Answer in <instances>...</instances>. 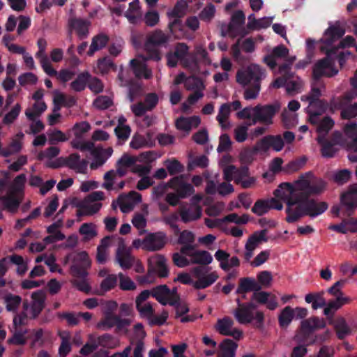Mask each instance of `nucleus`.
<instances>
[{
	"mask_svg": "<svg viewBox=\"0 0 357 357\" xmlns=\"http://www.w3.org/2000/svg\"><path fill=\"white\" fill-rule=\"evenodd\" d=\"M312 176V172H308L302 174L295 182L294 187L297 192L300 202L299 209H303L304 213H309L307 215L311 218L317 217L324 213L328 208V204L325 202H317L314 199H310L312 195H317L323 191L325 188V183L320 180L316 184H311L308 178Z\"/></svg>",
	"mask_w": 357,
	"mask_h": 357,
	"instance_id": "f257e3e1",
	"label": "nucleus"
},
{
	"mask_svg": "<svg viewBox=\"0 0 357 357\" xmlns=\"http://www.w3.org/2000/svg\"><path fill=\"white\" fill-rule=\"evenodd\" d=\"M273 195L275 197L283 200L287 208L285 212L287 217L285 220L288 223H294L299 220L306 215H311L309 213H304L303 209H299L300 202L294 200L298 199L296 188L290 183H282L278 188L274 190Z\"/></svg>",
	"mask_w": 357,
	"mask_h": 357,
	"instance_id": "f03ea898",
	"label": "nucleus"
},
{
	"mask_svg": "<svg viewBox=\"0 0 357 357\" xmlns=\"http://www.w3.org/2000/svg\"><path fill=\"white\" fill-rule=\"evenodd\" d=\"M326 326V321L323 318L312 317L304 319L301 323V326L294 337V341L298 344L305 347L313 345L318 340L324 341L328 333L323 335H314V332L319 329L324 328Z\"/></svg>",
	"mask_w": 357,
	"mask_h": 357,
	"instance_id": "7ed1b4c3",
	"label": "nucleus"
},
{
	"mask_svg": "<svg viewBox=\"0 0 357 357\" xmlns=\"http://www.w3.org/2000/svg\"><path fill=\"white\" fill-rule=\"evenodd\" d=\"M235 301L237 307L234 311V316L236 321L241 324H248L255 319V327L261 329L264 326V314L261 311L254 312L257 305L252 301L243 303L239 298H237Z\"/></svg>",
	"mask_w": 357,
	"mask_h": 357,
	"instance_id": "20e7f679",
	"label": "nucleus"
},
{
	"mask_svg": "<svg viewBox=\"0 0 357 357\" xmlns=\"http://www.w3.org/2000/svg\"><path fill=\"white\" fill-rule=\"evenodd\" d=\"M280 109V105L278 102L267 105L258 104L254 107V115L252 121L248 123V126H255L258 123L266 126L272 125L273 118Z\"/></svg>",
	"mask_w": 357,
	"mask_h": 357,
	"instance_id": "39448f33",
	"label": "nucleus"
},
{
	"mask_svg": "<svg viewBox=\"0 0 357 357\" xmlns=\"http://www.w3.org/2000/svg\"><path fill=\"white\" fill-rule=\"evenodd\" d=\"M245 22V15L244 13L239 10L233 13L231 17V22L224 29V26L221 28V35L225 37L229 35L231 38H234L237 36L244 37L248 32L243 26Z\"/></svg>",
	"mask_w": 357,
	"mask_h": 357,
	"instance_id": "423d86ee",
	"label": "nucleus"
},
{
	"mask_svg": "<svg viewBox=\"0 0 357 357\" xmlns=\"http://www.w3.org/2000/svg\"><path fill=\"white\" fill-rule=\"evenodd\" d=\"M340 204L345 211L343 215L351 216L357 208V183L350 185L340 195Z\"/></svg>",
	"mask_w": 357,
	"mask_h": 357,
	"instance_id": "0eeeda50",
	"label": "nucleus"
},
{
	"mask_svg": "<svg viewBox=\"0 0 357 357\" xmlns=\"http://www.w3.org/2000/svg\"><path fill=\"white\" fill-rule=\"evenodd\" d=\"M264 73L258 65H251L245 70H238L236 73V81L242 85L255 84L260 83Z\"/></svg>",
	"mask_w": 357,
	"mask_h": 357,
	"instance_id": "6e6552de",
	"label": "nucleus"
},
{
	"mask_svg": "<svg viewBox=\"0 0 357 357\" xmlns=\"http://www.w3.org/2000/svg\"><path fill=\"white\" fill-rule=\"evenodd\" d=\"M330 57L327 56L314 64L312 70L314 82H318L322 77H331L337 74L338 70L333 66Z\"/></svg>",
	"mask_w": 357,
	"mask_h": 357,
	"instance_id": "1a4fd4ad",
	"label": "nucleus"
},
{
	"mask_svg": "<svg viewBox=\"0 0 357 357\" xmlns=\"http://www.w3.org/2000/svg\"><path fill=\"white\" fill-rule=\"evenodd\" d=\"M75 263L70 266V272L75 279H84L88 275L87 268L91 266V261L86 251L79 252L75 259Z\"/></svg>",
	"mask_w": 357,
	"mask_h": 357,
	"instance_id": "9d476101",
	"label": "nucleus"
},
{
	"mask_svg": "<svg viewBox=\"0 0 357 357\" xmlns=\"http://www.w3.org/2000/svg\"><path fill=\"white\" fill-rule=\"evenodd\" d=\"M284 145V140L280 135H268L258 140L254 147L257 149V153H265L270 148L275 151H280L283 149Z\"/></svg>",
	"mask_w": 357,
	"mask_h": 357,
	"instance_id": "9b49d317",
	"label": "nucleus"
},
{
	"mask_svg": "<svg viewBox=\"0 0 357 357\" xmlns=\"http://www.w3.org/2000/svg\"><path fill=\"white\" fill-rule=\"evenodd\" d=\"M167 235L163 231L147 234L142 241L144 248L149 251H158L162 249L167 243Z\"/></svg>",
	"mask_w": 357,
	"mask_h": 357,
	"instance_id": "f8f14e48",
	"label": "nucleus"
},
{
	"mask_svg": "<svg viewBox=\"0 0 357 357\" xmlns=\"http://www.w3.org/2000/svg\"><path fill=\"white\" fill-rule=\"evenodd\" d=\"M168 185L175 190L181 199L190 196L195 192L194 187L190 183L184 182L183 175L172 178L168 181Z\"/></svg>",
	"mask_w": 357,
	"mask_h": 357,
	"instance_id": "ddd939ff",
	"label": "nucleus"
},
{
	"mask_svg": "<svg viewBox=\"0 0 357 357\" xmlns=\"http://www.w3.org/2000/svg\"><path fill=\"white\" fill-rule=\"evenodd\" d=\"M129 321L127 319H121L117 315L113 314L111 312H106L104 317L97 324V328L107 330L114 326L119 328L128 326Z\"/></svg>",
	"mask_w": 357,
	"mask_h": 357,
	"instance_id": "4468645a",
	"label": "nucleus"
},
{
	"mask_svg": "<svg viewBox=\"0 0 357 357\" xmlns=\"http://www.w3.org/2000/svg\"><path fill=\"white\" fill-rule=\"evenodd\" d=\"M116 260L119 266L125 270L131 268L135 262V259L131 255L130 249L126 247L123 241L119 243L116 252Z\"/></svg>",
	"mask_w": 357,
	"mask_h": 357,
	"instance_id": "2eb2a0df",
	"label": "nucleus"
},
{
	"mask_svg": "<svg viewBox=\"0 0 357 357\" xmlns=\"http://www.w3.org/2000/svg\"><path fill=\"white\" fill-rule=\"evenodd\" d=\"M91 24L89 20L80 17H71L68 20L70 28L75 31L79 40H84L88 37Z\"/></svg>",
	"mask_w": 357,
	"mask_h": 357,
	"instance_id": "dca6fc26",
	"label": "nucleus"
},
{
	"mask_svg": "<svg viewBox=\"0 0 357 357\" xmlns=\"http://www.w3.org/2000/svg\"><path fill=\"white\" fill-rule=\"evenodd\" d=\"M63 165L75 170L77 173L84 174L87 169L88 161L85 159L80 160V155L77 153H71L68 157H61Z\"/></svg>",
	"mask_w": 357,
	"mask_h": 357,
	"instance_id": "f3484780",
	"label": "nucleus"
},
{
	"mask_svg": "<svg viewBox=\"0 0 357 357\" xmlns=\"http://www.w3.org/2000/svg\"><path fill=\"white\" fill-rule=\"evenodd\" d=\"M345 29L339 24L331 25L324 32L321 42L327 46L331 45L335 40L342 38Z\"/></svg>",
	"mask_w": 357,
	"mask_h": 357,
	"instance_id": "a211bd4d",
	"label": "nucleus"
},
{
	"mask_svg": "<svg viewBox=\"0 0 357 357\" xmlns=\"http://www.w3.org/2000/svg\"><path fill=\"white\" fill-rule=\"evenodd\" d=\"M181 220L184 223L195 221L202 216V208L198 205L189 207L181 206L178 211Z\"/></svg>",
	"mask_w": 357,
	"mask_h": 357,
	"instance_id": "6ab92c4d",
	"label": "nucleus"
},
{
	"mask_svg": "<svg viewBox=\"0 0 357 357\" xmlns=\"http://www.w3.org/2000/svg\"><path fill=\"white\" fill-rule=\"evenodd\" d=\"M45 294L43 290H38L32 293L31 298L33 301L31 306V319H36L43 311L45 307Z\"/></svg>",
	"mask_w": 357,
	"mask_h": 357,
	"instance_id": "aec40b11",
	"label": "nucleus"
},
{
	"mask_svg": "<svg viewBox=\"0 0 357 357\" xmlns=\"http://www.w3.org/2000/svg\"><path fill=\"white\" fill-rule=\"evenodd\" d=\"M261 286L253 278H241L238 282V286L236 291V294H245L250 291H258Z\"/></svg>",
	"mask_w": 357,
	"mask_h": 357,
	"instance_id": "412c9836",
	"label": "nucleus"
},
{
	"mask_svg": "<svg viewBox=\"0 0 357 357\" xmlns=\"http://www.w3.org/2000/svg\"><path fill=\"white\" fill-rule=\"evenodd\" d=\"M316 140L318 144L321 146L320 152L324 158H333L339 151V149L336 147V145L329 142L328 138L326 137V136H317Z\"/></svg>",
	"mask_w": 357,
	"mask_h": 357,
	"instance_id": "4be33fe9",
	"label": "nucleus"
},
{
	"mask_svg": "<svg viewBox=\"0 0 357 357\" xmlns=\"http://www.w3.org/2000/svg\"><path fill=\"white\" fill-rule=\"evenodd\" d=\"M169 37L162 31L157 29L149 33L145 44L146 48L149 50L151 47H159L168 42Z\"/></svg>",
	"mask_w": 357,
	"mask_h": 357,
	"instance_id": "5701e85b",
	"label": "nucleus"
},
{
	"mask_svg": "<svg viewBox=\"0 0 357 357\" xmlns=\"http://www.w3.org/2000/svg\"><path fill=\"white\" fill-rule=\"evenodd\" d=\"M54 112L59 111L61 106L72 107L76 105L77 99L73 96H66L61 93H56L54 96Z\"/></svg>",
	"mask_w": 357,
	"mask_h": 357,
	"instance_id": "b1692460",
	"label": "nucleus"
},
{
	"mask_svg": "<svg viewBox=\"0 0 357 357\" xmlns=\"http://www.w3.org/2000/svg\"><path fill=\"white\" fill-rule=\"evenodd\" d=\"M149 264H153V270L157 273L160 278H167L169 275V269L166 265V259L162 255H157L149 259Z\"/></svg>",
	"mask_w": 357,
	"mask_h": 357,
	"instance_id": "393cba45",
	"label": "nucleus"
},
{
	"mask_svg": "<svg viewBox=\"0 0 357 357\" xmlns=\"http://www.w3.org/2000/svg\"><path fill=\"white\" fill-rule=\"evenodd\" d=\"M349 301L350 298L349 297L339 296L335 299L331 300L328 303H326V307H324V314L328 317L333 316L336 310Z\"/></svg>",
	"mask_w": 357,
	"mask_h": 357,
	"instance_id": "a878e982",
	"label": "nucleus"
},
{
	"mask_svg": "<svg viewBox=\"0 0 357 357\" xmlns=\"http://www.w3.org/2000/svg\"><path fill=\"white\" fill-rule=\"evenodd\" d=\"M109 41V37L104 33H99L92 38L91 44L87 54L91 56L96 51L104 48Z\"/></svg>",
	"mask_w": 357,
	"mask_h": 357,
	"instance_id": "bb28decb",
	"label": "nucleus"
},
{
	"mask_svg": "<svg viewBox=\"0 0 357 357\" xmlns=\"http://www.w3.org/2000/svg\"><path fill=\"white\" fill-rule=\"evenodd\" d=\"M324 291H321L317 293H310L305 295V301L307 303H312L313 310H317L326 305V301L324 297Z\"/></svg>",
	"mask_w": 357,
	"mask_h": 357,
	"instance_id": "cd10ccee",
	"label": "nucleus"
},
{
	"mask_svg": "<svg viewBox=\"0 0 357 357\" xmlns=\"http://www.w3.org/2000/svg\"><path fill=\"white\" fill-rule=\"evenodd\" d=\"M151 295L161 305H167V298L170 294V289L166 284H160L151 290Z\"/></svg>",
	"mask_w": 357,
	"mask_h": 357,
	"instance_id": "c85d7f7f",
	"label": "nucleus"
},
{
	"mask_svg": "<svg viewBox=\"0 0 357 357\" xmlns=\"http://www.w3.org/2000/svg\"><path fill=\"white\" fill-rule=\"evenodd\" d=\"M130 64L136 77L140 78L144 77L146 79H149L151 77V71L149 70L146 65L140 61L133 59L130 60Z\"/></svg>",
	"mask_w": 357,
	"mask_h": 357,
	"instance_id": "c756f323",
	"label": "nucleus"
},
{
	"mask_svg": "<svg viewBox=\"0 0 357 357\" xmlns=\"http://www.w3.org/2000/svg\"><path fill=\"white\" fill-rule=\"evenodd\" d=\"M218 278L216 272H212L205 276L199 278L193 282V287L196 289H202L208 287L213 284Z\"/></svg>",
	"mask_w": 357,
	"mask_h": 357,
	"instance_id": "7c9ffc66",
	"label": "nucleus"
},
{
	"mask_svg": "<svg viewBox=\"0 0 357 357\" xmlns=\"http://www.w3.org/2000/svg\"><path fill=\"white\" fill-rule=\"evenodd\" d=\"M267 233L268 230L266 229H262L259 231H255L248 238L245 245L248 247L250 246V248H252V249H255L261 242L268 241V238L266 237Z\"/></svg>",
	"mask_w": 357,
	"mask_h": 357,
	"instance_id": "2f4dec72",
	"label": "nucleus"
},
{
	"mask_svg": "<svg viewBox=\"0 0 357 357\" xmlns=\"http://www.w3.org/2000/svg\"><path fill=\"white\" fill-rule=\"evenodd\" d=\"M192 264L208 265L213 261L212 255L206 250L195 251L191 259Z\"/></svg>",
	"mask_w": 357,
	"mask_h": 357,
	"instance_id": "473e14b6",
	"label": "nucleus"
},
{
	"mask_svg": "<svg viewBox=\"0 0 357 357\" xmlns=\"http://www.w3.org/2000/svg\"><path fill=\"white\" fill-rule=\"evenodd\" d=\"M4 303L7 311L15 312L22 303V298L18 295L8 293L4 296Z\"/></svg>",
	"mask_w": 357,
	"mask_h": 357,
	"instance_id": "72a5a7b5",
	"label": "nucleus"
},
{
	"mask_svg": "<svg viewBox=\"0 0 357 357\" xmlns=\"http://www.w3.org/2000/svg\"><path fill=\"white\" fill-rule=\"evenodd\" d=\"M334 328L337 338L340 340H344L351 333V329L344 318H338L335 321Z\"/></svg>",
	"mask_w": 357,
	"mask_h": 357,
	"instance_id": "f704fd0d",
	"label": "nucleus"
},
{
	"mask_svg": "<svg viewBox=\"0 0 357 357\" xmlns=\"http://www.w3.org/2000/svg\"><path fill=\"white\" fill-rule=\"evenodd\" d=\"M238 344L231 339H225L220 344L222 354L225 357H234Z\"/></svg>",
	"mask_w": 357,
	"mask_h": 357,
	"instance_id": "c9c22d12",
	"label": "nucleus"
},
{
	"mask_svg": "<svg viewBox=\"0 0 357 357\" xmlns=\"http://www.w3.org/2000/svg\"><path fill=\"white\" fill-rule=\"evenodd\" d=\"M356 40L352 36H347L339 43L337 47L328 49L326 52V56H331L336 54L340 48L355 47Z\"/></svg>",
	"mask_w": 357,
	"mask_h": 357,
	"instance_id": "e433bc0d",
	"label": "nucleus"
},
{
	"mask_svg": "<svg viewBox=\"0 0 357 357\" xmlns=\"http://www.w3.org/2000/svg\"><path fill=\"white\" fill-rule=\"evenodd\" d=\"M257 149L254 147H246L243 149L240 154L239 158L240 161L243 165H250L254 160L255 159V156L258 153L257 151Z\"/></svg>",
	"mask_w": 357,
	"mask_h": 357,
	"instance_id": "4c0bfd02",
	"label": "nucleus"
},
{
	"mask_svg": "<svg viewBox=\"0 0 357 357\" xmlns=\"http://www.w3.org/2000/svg\"><path fill=\"white\" fill-rule=\"evenodd\" d=\"M89 77L90 74L88 72H84L79 74L77 78L71 82V89L77 92L84 90Z\"/></svg>",
	"mask_w": 357,
	"mask_h": 357,
	"instance_id": "58836bf2",
	"label": "nucleus"
},
{
	"mask_svg": "<svg viewBox=\"0 0 357 357\" xmlns=\"http://www.w3.org/2000/svg\"><path fill=\"white\" fill-rule=\"evenodd\" d=\"M3 207L10 213H15L20 204V200L15 195H11L1 198Z\"/></svg>",
	"mask_w": 357,
	"mask_h": 357,
	"instance_id": "ea45409f",
	"label": "nucleus"
},
{
	"mask_svg": "<svg viewBox=\"0 0 357 357\" xmlns=\"http://www.w3.org/2000/svg\"><path fill=\"white\" fill-rule=\"evenodd\" d=\"M91 155L93 157V162L90 165L92 169H96L102 166L107 160V158L102 153V147L97 146L92 151Z\"/></svg>",
	"mask_w": 357,
	"mask_h": 357,
	"instance_id": "a19ab883",
	"label": "nucleus"
},
{
	"mask_svg": "<svg viewBox=\"0 0 357 357\" xmlns=\"http://www.w3.org/2000/svg\"><path fill=\"white\" fill-rule=\"evenodd\" d=\"M335 124L334 121L330 116H325L320 121L317 128L318 136L324 135L327 137L329 131L333 128Z\"/></svg>",
	"mask_w": 357,
	"mask_h": 357,
	"instance_id": "79ce46f5",
	"label": "nucleus"
},
{
	"mask_svg": "<svg viewBox=\"0 0 357 357\" xmlns=\"http://www.w3.org/2000/svg\"><path fill=\"white\" fill-rule=\"evenodd\" d=\"M294 310L290 306L285 307L278 317L279 324L282 328L287 327L294 319Z\"/></svg>",
	"mask_w": 357,
	"mask_h": 357,
	"instance_id": "37998d69",
	"label": "nucleus"
},
{
	"mask_svg": "<svg viewBox=\"0 0 357 357\" xmlns=\"http://www.w3.org/2000/svg\"><path fill=\"white\" fill-rule=\"evenodd\" d=\"M169 174L172 176L184 171V166L176 159H167L164 162Z\"/></svg>",
	"mask_w": 357,
	"mask_h": 357,
	"instance_id": "c03bdc74",
	"label": "nucleus"
},
{
	"mask_svg": "<svg viewBox=\"0 0 357 357\" xmlns=\"http://www.w3.org/2000/svg\"><path fill=\"white\" fill-rule=\"evenodd\" d=\"M344 135L351 139L348 145L355 146L357 144V123H348L343 128Z\"/></svg>",
	"mask_w": 357,
	"mask_h": 357,
	"instance_id": "a18cd8bd",
	"label": "nucleus"
},
{
	"mask_svg": "<svg viewBox=\"0 0 357 357\" xmlns=\"http://www.w3.org/2000/svg\"><path fill=\"white\" fill-rule=\"evenodd\" d=\"M188 51L189 47L185 43H179L176 45L174 52L176 56L179 59V61H181L185 66H188L189 63L188 59L185 58L188 54Z\"/></svg>",
	"mask_w": 357,
	"mask_h": 357,
	"instance_id": "49530a36",
	"label": "nucleus"
},
{
	"mask_svg": "<svg viewBox=\"0 0 357 357\" xmlns=\"http://www.w3.org/2000/svg\"><path fill=\"white\" fill-rule=\"evenodd\" d=\"M306 161L307 158L305 157L290 161L283 167V171L287 174L297 172L305 165Z\"/></svg>",
	"mask_w": 357,
	"mask_h": 357,
	"instance_id": "de8ad7c7",
	"label": "nucleus"
},
{
	"mask_svg": "<svg viewBox=\"0 0 357 357\" xmlns=\"http://www.w3.org/2000/svg\"><path fill=\"white\" fill-rule=\"evenodd\" d=\"M230 112L231 105L229 103L222 104L219 109L216 119L223 129L227 128V126L224 124V122L229 118Z\"/></svg>",
	"mask_w": 357,
	"mask_h": 357,
	"instance_id": "09e8293b",
	"label": "nucleus"
},
{
	"mask_svg": "<svg viewBox=\"0 0 357 357\" xmlns=\"http://www.w3.org/2000/svg\"><path fill=\"white\" fill-rule=\"evenodd\" d=\"M98 344L100 347L106 348L107 349H114L118 345L116 338L109 333L100 335Z\"/></svg>",
	"mask_w": 357,
	"mask_h": 357,
	"instance_id": "8fccbe9b",
	"label": "nucleus"
},
{
	"mask_svg": "<svg viewBox=\"0 0 357 357\" xmlns=\"http://www.w3.org/2000/svg\"><path fill=\"white\" fill-rule=\"evenodd\" d=\"M270 210L268 199H258L251 208L253 213L261 216Z\"/></svg>",
	"mask_w": 357,
	"mask_h": 357,
	"instance_id": "3c124183",
	"label": "nucleus"
},
{
	"mask_svg": "<svg viewBox=\"0 0 357 357\" xmlns=\"http://www.w3.org/2000/svg\"><path fill=\"white\" fill-rule=\"evenodd\" d=\"M119 276L115 274L108 275L100 283V288L104 291H109L117 285Z\"/></svg>",
	"mask_w": 357,
	"mask_h": 357,
	"instance_id": "603ef678",
	"label": "nucleus"
},
{
	"mask_svg": "<svg viewBox=\"0 0 357 357\" xmlns=\"http://www.w3.org/2000/svg\"><path fill=\"white\" fill-rule=\"evenodd\" d=\"M234 321L229 317H224L222 319H219L217 324V330L222 335H227L229 334V331L233 326Z\"/></svg>",
	"mask_w": 357,
	"mask_h": 357,
	"instance_id": "864d4df0",
	"label": "nucleus"
},
{
	"mask_svg": "<svg viewBox=\"0 0 357 357\" xmlns=\"http://www.w3.org/2000/svg\"><path fill=\"white\" fill-rule=\"evenodd\" d=\"M118 276L119 278V287L121 290L132 291L136 289V284L128 276L124 275L122 273H119Z\"/></svg>",
	"mask_w": 357,
	"mask_h": 357,
	"instance_id": "5fc2aeb1",
	"label": "nucleus"
},
{
	"mask_svg": "<svg viewBox=\"0 0 357 357\" xmlns=\"http://www.w3.org/2000/svg\"><path fill=\"white\" fill-rule=\"evenodd\" d=\"M73 148L79 149L81 151H90L91 153L92 151L95 149V145L93 142H82L79 139H74L71 142Z\"/></svg>",
	"mask_w": 357,
	"mask_h": 357,
	"instance_id": "6e6d98bb",
	"label": "nucleus"
},
{
	"mask_svg": "<svg viewBox=\"0 0 357 357\" xmlns=\"http://www.w3.org/2000/svg\"><path fill=\"white\" fill-rule=\"evenodd\" d=\"M79 232L82 235H85L86 238L91 239L97 236L96 226L93 223H84L81 225Z\"/></svg>",
	"mask_w": 357,
	"mask_h": 357,
	"instance_id": "4d7b16f0",
	"label": "nucleus"
},
{
	"mask_svg": "<svg viewBox=\"0 0 357 357\" xmlns=\"http://www.w3.org/2000/svg\"><path fill=\"white\" fill-rule=\"evenodd\" d=\"M57 316L60 319L66 320L68 325L70 326H77L79 322L78 313L63 312H59Z\"/></svg>",
	"mask_w": 357,
	"mask_h": 357,
	"instance_id": "13d9d810",
	"label": "nucleus"
},
{
	"mask_svg": "<svg viewBox=\"0 0 357 357\" xmlns=\"http://www.w3.org/2000/svg\"><path fill=\"white\" fill-rule=\"evenodd\" d=\"M351 172L347 169H341L333 175V181L338 185L346 183L351 178Z\"/></svg>",
	"mask_w": 357,
	"mask_h": 357,
	"instance_id": "bf43d9fd",
	"label": "nucleus"
},
{
	"mask_svg": "<svg viewBox=\"0 0 357 357\" xmlns=\"http://www.w3.org/2000/svg\"><path fill=\"white\" fill-rule=\"evenodd\" d=\"M128 85V97L130 102H133L137 98L140 97L142 94V89L140 85L130 82Z\"/></svg>",
	"mask_w": 357,
	"mask_h": 357,
	"instance_id": "052dcab7",
	"label": "nucleus"
},
{
	"mask_svg": "<svg viewBox=\"0 0 357 357\" xmlns=\"http://www.w3.org/2000/svg\"><path fill=\"white\" fill-rule=\"evenodd\" d=\"M187 8V3L183 0L177 1L173 9L167 13L168 17H182L184 15V10Z\"/></svg>",
	"mask_w": 357,
	"mask_h": 357,
	"instance_id": "680f3d73",
	"label": "nucleus"
},
{
	"mask_svg": "<svg viewBox=\"0 0 357 357\" xmlns=\"http://www.w3.org/2000/svg\"><path fill=\"white\" fill-rule=\"evenodd\" d=\"M91 129L90 124L86 121H82L75 124L73 126L74 134L77 139H80L82 135Z\"/></svg>",
	"mask_w": 357,
	"mask_h": 357,
	"instance_id": "e2e57ef3",
	"label": "nucleus"
},
{
	"mask_svg": "<svg viewBox=\"0 0 357 357\" xmlns=\"http://www.w3.org/2000/svg\"><path fill=\"white\" fill-rule=\"evenodd\" d=\"M321 96V90L316 86V83L312 84V88L310 93L307 96H303L301 100L308 101L309 104H312L314 100H319Z\"/></svg>",
	"mask_w": 357,
	"mask_h": 357,
	"instance_id": "0e129e2a",
	"label": "nucleus"
},
{
	"mask_svg": "<svg viewBox=\"0 0 357 357\" xmlns=\"http://www.w3.org/2000/svg\"><path fill=\"white\" fill-rule=\"evenodd\" d=\"M137 311L139 312L140 316L143 318H146L149 320L153 317V309L151 303L138 304L136 305Z\"/></svg>",
	"mask_w": 357,
	"mask_h": 357,
	"instance_id": "69168bd1",
	"label": "nucleus"
},
{
	"mask_svg": "<svg viewBox=\"0 0 357 357\" xmlns=\"http://www.w3.org/2000/svg\"><path fill=\"white\" fill-rule=\"evenodd\" d=\"M21 110L20 104H16L12 109L7 113L3 119V123L5 124L12 123L19 116Z\"/></svg>",
	"mask_w": 357,
	"mask_h": 357,
	"instance_id": "338daca9",
	"label": "nucleus"
},
{
	"mask_svg": "<svg viewBox=\"0 0 357 357\" xmlns=\"http://www.w3.org/2000/svg\"><path fill=\"white\" fill-rule=\"evenodd\" d=\"M356 116H357V102L342 109V119L349 120Z\"/></svg>",
	"mask_w": 357,
	"mask_h": 357,
	"instance_id": "774afa93",
	"label": "nucleus"
}]
</instances>
